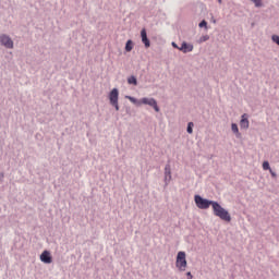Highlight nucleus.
Masks as SVG:
<instances>
[{
    "label": "nucleus",
    "instance_id": "8",
    "mask_svg": "<svg viewBox=\"0 0 279 279\" xmlns=\"http://www.w3.org/2000/svg\"><path fill=\"white\" fill-rule=\"evenodd\" d=\"M240 128H241V130H248L250 129V120L247 119L246 113L242 114V117H241Z\"/></svg>",
    "mask_w": 279,
    "mask_h": 279
},
{
    "label": "nucleus",
    "instance_id": "16",
    "mask_svg": "<svg viewBox=\"0 0 279 279\" xmlns=\"http://www.w3.org/2000/svg\"><path fill=\"white\" fill-rule=\"evenodd\" d=\"M271 40H272V43H275L276 45L279 46V36L278 35H272Z\"/></svg>",
    "mask_w": 279,
    "mask_h": 279
},
{
    "label": "nucleus",
    "instance_id": "4",
    "mask_svg": "<svg viewBox=\"0 0 279 279\" xmlns=\"http://www.w3.org/2000/svg\"><path fill=\"white\" fill-rule=\"evenodd\" d=\"M186 253L180 251L177 255L175 266L178 267L179 271H186Z\"/></svg>",
    "mask_w": 279,
    "mask_h": 279
},
{
    "label": "nucleus",
    "instance_id": "22",
    "mask_svg": "<svg viewBox=\"0 0 279 279\" xmlns=\"http://www.w3.org/2000/svg\"><path fill=\"white\" fill-rule=\"evenodd\" d=\"M270 174L272 175V178H276V172H274V170H269Z\"/></svg>",
    "mask_w": 279,
    "mask_h": 279
},
{
    "label": "nucleus",
    "instance_id": "12",
    "mask_svg": "<svg viewBox=\"0 0 279 279\" xmlns=\"http://www.w3.org/2000/svg\"><path fill=\"white\" fill-rule=\"evenodd\" d=\"M132 49H134V44L132 43L131 39H129L125 45V51L130 52L132 51Z\"/></svg>",
    "mask_w": 279,
    "mask_h": 279
},
{
    "label": "nucleus",
    "instance_id": "20",
    "mask_svg": "<svg viewBox=\"0 0 279 279\" xmlns=\"http://www.w3.org/2000/svg\"><path fill=\"white\" fill-rule=\"evenodd\" d=\"M206 25H208V23H207L205 20H203V21L198 24L199 27H206Z\"/></svg>",
    "mask_w": 279,
    "mask_h": 279
},
{
    "label": "nucleus",
    "instance_id": "14",
    "mask_svg": "<svg viewBox=\"0 0 279 279\" xmlns=\"http://www.w3.org/2000/svg\"><path fill=\"white\" fill-rule=\"evenodd\" d=\"M263 169L264 171H271V167H269V161L263 162Z\"/></svg>",
    "mask_w": 279,
    "mask_h": 279
},
{
    "label": "nucleus",
    "instance_id": "21",
    "mask_svg": "<svg viewBox=\"0 0 279 279\" xmlns=\"http://www.w3.org/2000/svg\"><path fill=\"white\" fill-rule=\"evenodd\" d=\"M186 276L189 279H193V275L191 274V271L186 272Z\"/></svg>",
    "mask_w": 279,
    "mask_h": 279
},
{
    "label": "nucleus",
    "instance_id": "17",
    "mask_svg": "<svg viewBox=\"0 0 279 279\" xmlns=\"http://www.w3.org/2000/svg\"><path fill=\"white\" fill-rule=\"evenodd\" d=\"M187 133H189V134H193V122H190V123L187 124Z\"/></svg>",
    "mask_w": 279,
    "mask_h": 279
},
{
    "label": "nucleus",
    "instance_id": "10",
    "mask_svg": "<svg viewBox=\"0 0 279 279\" xmlns=\"http://www.w3.org/2000/svg\"><path fill=\"white\" fill-rule=\"evenodd\" d=\"M193 44H186L185 41H183L181 47L179 48V51H182V53H191V51H193Z\"/></svg>",
    "mask_w": 279,
    "mask_h": 279
},
{
    "label": "nucleus",
    "instance_id": "6",
    "mask_svg": "<svg viewBox=\"0 0 279 279\" xmlns=\"http://www.w3.org/2000/svg\"><path fill=\"white\" fill-rule=\"evenodd\" d=\"M0 43L3 47H7V49H12V47H14V41H12V39L7 35H2L0 37Z\"/></svg>",
    "mask_w": 279,
    "mask_h": 279
},
{
    "label": "nucleus",
    "instance_id": "5",
    "mask_svg": "<svg viewBox=\"0 0 279 279\" xmlns=\"http://www.w3.org/2000/svg\"><path fill=\"white\" fill-rule=\"evenodd\" d=\"M109 101L116 108L117 111H119V89L113 88L109 93Z\"/></svg>",
    "mask_w": 279,
    "mask_h": 279
},
{
    "label": "nucleus",
    "instance_id": "3",
    "mask_svg": "<svg viewBox=\"0 0 279 279\" xmlns=\"http://www.w3.org/2000/svg\"><path fill=\"white\" fill-rule=\"evenodd\" d=\"M194 202L197 208H199L201 210H207V208H210V206L213 207V204L216 203L215 201H208L206 198H202V196L199 195H195Z\"/></svg>",
    "mask_w": 279,
    "mask_h": 279
},
{
    "label": "nucleus",
    "instance_id": "18",
    "mask_svg": "<svg viewBox=\"0 0 279 279\" xmlns=\"http://www.w3.org/2000/svg\"><path fill=\"white\" fill-rule=\"evenodd\" d=\"M254 3L256 8L263 7V0H254Z\"/></svg>",
    "mask_w": 279,
    "mask_h": 279
},
{
    "label": "nucleus",
    "instance_id": "11",
    "mask_svg": "<svg viewBox=\"0 0 279 279\" xmlns=\"http://www.w3.org/2000/svg\"><path fill=\"white\" fill-rule=\"evenodd\" d=\"M231 130L235 134L236 138H241V132H239V125L236 123L231 124Z\"/></svg>",
    "mask_w": 279,
    "mask_h": 279
},
{
    "label": "nucleus",
    "instance_id": "15",
    "mask_svg": "<svg viewBox=\"0 0 279 279\" xmlns=\"http://www.w3.org/2000/svg\"><path fill=\"white\" fill-rule=\"evenodd\" d=\"M210 36L208 35H204L198 39L199 45H202V43H206V40H209Z\"/></svg>",
    "mask_w": 279,
    "mask_h": 279
},
{
    "label": "nucleus",
    "instance_id": "2",
    "mask_svg": "<svg viewBox=\"0 0 279 279\" xmlns=\"http://www.w3.org/2000/svg\"><path fill=\"white\" fill-rule=\"evenodd\" d=\"M213 210L214 215L216 217H219L222 221H227V223H230L232 221V217L230 216V213L226 210L219 203H213Z\"/></svg>",
    "mask_w": 279,
    "mask_h": 279
},
{
    "label": "nucleus",
    "instance_id": "7",
    "mask_svg": "<svg viewBox=\"0 0 279 279\" xmlns=\"http://www.w3.org/2000/svg\"><path fill=\"white\" fill-rule=\"evenodd\" d=\"M40 260L46 265H51V263L53 262V258L51 257V253L49 251H44L40 255Z\"/></svg>",
    "mask_w": 279,
    "mask_h": 279
},
{
    "label": "nucleus",
    "instance_id": "24",
    "mask_svg": "<svg viewBox=\"0 0 279 279\" xmlns=\"http://www.w3.org/2000/svg\"><path fill=\"white\" fill-rule=\"evenodd\" d=\"M218 3H222V1H221V0H218Z\"/></svg>",
    "mask_w": 279,
    "mask_h": 279
},
{
    "label": "nucleus",
    "instance_id": "9",
    "mask_svg": "<svg viewBox=\"0 0 279 279\" xmlns=\"http://www.w3.org/2000/svg\"><path fill=\"white\" fill-rule=\"evenodd\" d=\"M141 36L142 43L145 45V48L149 49V47H151V44L149 43V38H147V31L145 28L141 31Z\"/></svg>",
    "mask_w": 279,
    "mask_h": 279
},
{
    "label": "nucleus",
    "instance_id": "13",
    "mask_svg": "<svg viewBox=\"0 0 279 279\" xmlns=\"http://www.w3.org/2000/svg\"><path fill=\"white\" fill-rule=\"evenodd\" d=\"M128 84H133V86H136L138 84V81L136 80L135 76H130L128 78Z\"/></svg>",
    "mask_w": 279,
    "mask_h": 279
},
{
    "label": "nucleus",
    "instance_id": "19",
    "mask_svg": "<svg viewBox=\"0 0 279 279\" xmlns=\"http://www.w3.org/2000/svg\"><path fill=\"white\" fill-rule=\"evenodd\" d=\"M166 178H169L171 180V169L166 167Z\"/></svg>",
    "mask_w": 279,
    "mask_h": 279
},
{
    "label": "nucleus",
    "instance_id": "1",
    "mask_svg": "<svg viewBox=\"0 0 279 279\" xmlns=\"http://www.w3.org/2000/svg\"><path fill=\"white\" fill-rule=\"evenodd\" d=\"M126 99L131 101V104H134L135 106H150L156 110L157 112H160V108H158V102L154 98H142L141 100L132 97V96H126Z\"/></svg>",
    "mask_w": 279,
    "mask_h": 279
},
{
    "label": "nucleus",
    "instance_id": "23",
    "mask_svg": "<svg viewBox=\"0 0 279 279\" xmlns=\"http://www.w3.org/2000/svg\"><path fill=\"white\" fill-rule=\"evenodd\" d=\"M172 47H174V49H180V47H178V44L172 43Z\"/></svg>",
    "mask_w": 279,
    "mask_h": 279
}]
</instances>
